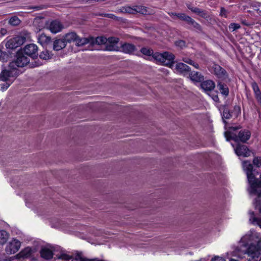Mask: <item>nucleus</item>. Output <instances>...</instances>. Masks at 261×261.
<instances>
[{"label":"nucleus","mask_w":261,"mask_h":261,"mask_svg":"<svg viewBox=\"0 0 261 261\" xmlns=\"http://www.w3.org/2000/svg\"><path fill=\"white\" fill-rule=\"evenodd\" d=\"M261 238L259 240L258 233L250 230L243 236L234 252L239 257L247 255L248 261H259L261 259Z\"/></svg>","instance_id":"obj_1"},{"label":"nucleus","mask_w":261,"mask_h":261,"mask_svg":"<svg viewBox=\"0 0 261 261\" xmlns=\"http://www.w3.org/2000/svg\"><path fill=\"white\" fill-rule=\"evenodd\" d=\"M243 170L246 173L248 182L250 185V193L251 194L256 195L261 192V175L260 180H258L256 176L258 174V172L254 168L253 164L250 161L246 160L242 162Z\"/></svg>","instance_id":"obj_2"},{"label":"nucleus","mask_w":261,"mask_h":261,"mask_svg":"<svg viewBox=\"0 0 261 261\" xmlns=\"http://www.w3.org/2000/svg\"><path fill=\"white\" fill-rule=\"evenodd\" d=\"M153 58L162 65L171 67L174 63L175 55L169 51H164L163 53H155Z\"/></svg>","instance_id":"obj_3"},{"label":"nucleus","mask_w":261,"mask_h":261,"mask_svg":"<svg viewBox=\"0 0 261 261\" xmlns=\"http://www.w3.org/2000/svg\"><path fill=\"white\" fill-rule=\"evenodd\" d=\"M9 69H4L0 73V81L3 82H12L10 78H16L19 74L18 69L14 67V62H10Z\"/></svg>","instance_id":"obj_4"},{"label":"nucleus","mask_w":261,"mask_h":261,"mask_svg":"<svg viewBox=\"0 0 261 261\" xmlns=\"http://www.w3.org/2000/svg\"><path fill=\"white\" fill-rule=\"evenodd\" d=\"M24 54L21 48L16 54V59L14 62V65H15L18 67H23L27 66L30 62V59Z\"/></svg>","instance_id":"obj_5"},{"label":"nucleus","mask_w":261,"mask_h":261,"mask_svg":"<svg viewBox=\"0 0 261 261\" xmlns=\"http://www.w3.org/2000/svg\"><path fill=\"white\" fill-rule=\"evenodd\" d=\"M26 41V37L24 36H17L10 39L6 43L7 49H14L21 46Z\"/></svg>","instance_id":"obj_6"},{"label":"nucleus","mask_w":261,"mask_h":261,"mask_svg":"<svg viewBox=\"0 0 261 261\" xmlns=\"http://www.w3.org/2000/svg\"><path fill=\"white\" fill-rule=\"evenodd\" d=\"M236 154L239 156L248 157L251 155L252 151L244 143H238L236 146L232 144Z\"/></svg>","instance_id":"obj_7"},{"label":"nucleus","mask_w":261,"mask_h":261,"mask_svg":"<svg viewBox=\"0 0 261 261\" xmlns=\"http://www.w3.org/2000/svg\"><path fill=\"white\" fill-rule=\"evenodd\" d=\"M25 55L30 57L33 59L38 57V47L35 44H28L22 49Z\"/></svg>","instance_id":"obj_8"},{"label":"nucleus","mask_w":261,"mask_h":261,"mask_svg":"<svg viewBox=\"0 0 261 261\" xmlns=\"http://www.w3.org/2000/svg\"><path fill=\"white\" fill-rule=\"evenodd\" d=\"M251 132L248 129H242L239 132L238 135H236V143H245L249 140L251 137Z\"/></svg>","instance_id":"obj_9"},{"label":"nucleus","mask_w":261,"mask_h":261,"mask_svg":"<svg viewBox=\"0 0 261 261\" xmlns=\"http://www.w3.org/2000/svg\"><path fill=\"white\" fill-rule=\"evenodd\" d=\"M20 242L17 240H13L6 246V251L7 254H11L16 253L20 248Z\"/></svg>","instance_id":"obj_10"},{"label":"nucleus","mask_w":261,"mask_h":261,"mask_svg":"<svg viewBox=\"0 0 261 261\" xmlns=\"http://www.w3.org/2000/svg\"><path fill=\"white\" fill-rule=\"evenodd\" d=\"M168 14L174 19L178 18L180 20L185 22L187 24L189 23L190 21L192 19L191 17L184 13L170 12Z\"/></svg>","instance_id":"obj_11"},{"label":"nucleus","mask_w":261,"mask_h":261,"mask_svg":"<svg viewBox=\"0 0 261 261\" xmlns=\"http://www.w3.org/2000/svg\"><path fill=\"white\" fill-rule=\"evenodd\" d=\"M186 6L192 12L197 14L200 17L204 19H207L209 17L208 13L206 10H201L197 7H194L190 4H187Z\"/></svg>","instance_id":"obj_12"},{"label":"nucleus","mask_w":261,"mask_h":261,"mask_svg":"<svg viewBox=\"0 0 261 261\" xmlns=\"http://www.w3.org/2000/svg\"><path fill=\"white\" fill-rule=\"evenodd\" d=\"M175 69L180 74L185 76L191 71V68L183 63H178L175 66Z\"/></svg>","instance_id":"obj_13"},{"label":"nucleus","mask_w":261,"mask_h":261,"mask_svg":"<svg viewBox=\"0 0 261 261\" xmlns=\"http://www.w3.org/2000/svg\"><path fill=\"white\" fill-rule=\"evenodd\" d=\"M189 78L194 83H201L204 80L202 73L198 71H192L189 74Z\"/></svg>","instance_id":"obj_14"},{"label":"nucleus","mask_w":261,"mask_h":261,"mask_svg":"<svg viewBox=\"0 0 261 261\" xmlns=\"http://www.w3.org/2000/svg\"><path fill=\"white\" fill-rule=\"evenodd\" d=\"M67 44L63 38H56L53 41V48L55 51H59L64 48Z\"/></svg>","instance_id":"obj_15"},{"label":"nucleus","mask_w":261,"mask_h":261,"mask_svg":"<svg viewBox=\"0 0 261 261\" xmlns=\"http://www.w3.org/2000/svg\"><path fill=\"white\" fill-rule=\"evenodd\" d=\"M63 28L62 24L58 20L52 21L49 25V29L51 33L56 34L60 32Z\"/></svg>","instance_id":"obj_16"},{"label":"nucleus","mask_w":261,"mask_h":261,"mask_svg":"<svg viewBox=\"0 0 261 261\" xmlns=\"http://www.w3.org/2000/svg\"><path fill=\"white\" fill-rule=\"evenodd\" d=\"M121 47V51L129 55L133 54L134 52L137 49L135 45L129 43L122 44Z\"/></svg>","instance_id":"obj_17"},{"label":"nucleus","mask_w":261,"mask_h":261,"mask_svg":"<svg viewBox=\"0 0 261 261\" xmlns=\"http://www.w3.org/2000/svg\"><path fill=\"white\" fill-rule=\"evenodd\" d=\"M201 88L205 92H210L215 87V83L212 80L203 81L201 82Z\"/></svg>","instance_id":"obj_18"},{"label":"nucleus","mask_w":261,"mask_h":261,"mask_svg":"<svg viewBox=\"0 0 261 261\" xmlns=\"http://www.w3.org/2000/svg\"><path fill=\"white\" fill-rule=\"evenodd\" d=\"M188 25H189V28L192 29L197 33L204 34L201 25L194 19L192 18Z\"/></svg>","instance_id":"obj_19"},{"label":"nucleus","mask_w":261,"mask_h":261,"mask_svg":"<svg viewBox=\"0 0 261 261\" xmlns=\"http://www.w3.org/2000/svg\"><path fill=\"white\" fill-rule=\"evenodd\" d=\"M219 110H223L222 113V118L223 119V122L224 123H226L227 122L224 119H229L232 117V112H230V110L228 108V106L227 105H224L220 106Z\"/></svg>","instance_id":"obj_20"},{"label":"nucleus","mask_w":261,"mask_h":261,"mask_svg":"<svg viewBox=\"0 0 261 261\" xmlns=\"http://www.w3.org/2000/svg\"><path fill=\"white\" fill-rule=\"evenodd\" d=\"M213 68L215 74L219 77H224L227 75L226 70L218 64H214Z\"/></svg>","instance_id":"obj_21"},{"label":"nucleus","mask_w":261,"mask_h":261,"mask_svg":"<svg viewBox=\"0 0 261 261\" xmlns=\"http://www.w3.org/2000/svg\"><path fill=\"white\" fill-rule=\"evenodd\" d=\"M251 87L256 99L261 106V91L257 84L255 82H253L251 83Z\"/></svg>","instance_id":"obj_22"},{"label":"nucleus","mask_w":261,"mask_h":261,"mask_svg":"<svg viewBox=\"0 0 261 261\" xmlns=\"http://www.w3.org/2000/svg\"><path fill=\"white\" fill-rule=\"evenodd\" d=\"M134 13H139L143 15H150L152 14L151 10L143 6H136L134 8Z\"/></svg>","instance_id":"obj_23"},{"label":"nucleus","mask_w":261,"mask_h":261,"mask_svg":"<svg viewBox=\"0 0 261 261\" xmlns=\"http://www.w3.org/2000/svg\"><path fill=\"white\" fill-rule=\"evenodd\" d=\"M41 257L48 260L53 258L54 253L53 251L48 248H43L40 251Z\"/></svg>","instance_id":"obj_24"},{"label":"nucleus","mask_w":261,"mask_h":261,"mask_svg":"<svg viewBox=\"0 0 261 261\" xmlns=\"http://www.w3.org/2000/svg\"><path fill=\"white\" fill-rule=\"evenodd\" d=\"M217 87L221 93L225 97H227L229 94V88L228 86L224 83L219 82Z\"/></svg>","instance_id":"obj_25"},{"label":"nucleus","mask_w":261,"mask_h":261,"mask_svg":"<svg viewBox=\"0 0 261 261\" xmlns=\"http://www.w3.org/2000/svg\"><path fill=\"white\" fill-rule=\"evenodd\" d=\"M77 35L76 33L71 32L65 34L63 38L67 44V43H70L71 42H75L76 39H77Z\"/></svg>","instance_id":"obj_26"},{"label":"nucleus","mask_w":261,"mask_h":261,"mask_svg":"<svg viewBox=\"0 0 261 261\" xmlns=\"http://www.w3.org/2000/svg\"><path fill=\"white\" fill-rule=\"evenodd\" d=\"M107 41H108L107 38L105 37H102V36L97 37L96 38L91 37L90 44H98V45L102 44H107Z\"/></svg>","instance_id":"obj_27"},{"label":"nucleus","mask_w":261,"mask_h":261,"mask_svg":"<svg viewBox=\"0 0 261 261\" xmlns=\"http://www.w3.org/2000/svg\"><path fill=\"white\" fill-rule=\"evenodd\" d=\"M250 215L249 221L253 224H257L261 228V219L256 217L253 211H249Z\"/></svg>","instance_id":"obj_28"},{"label":"nucleus","mask_w":261,"mask_h":261,"mask_svg":"<svg viewBox=\"0 0 261 261\" xmlns=\"http://www.w3.org/2000/svg\"><path fill=\"white\" fill-rule=\"evenodd\" d=\"M91 38H80L78 36H77V39H76V45L77 46H83L88 43H90Z\"/></svg>","instance_id":"obj_29"},{"label":"nucleus","mask_w":261,"mask_h":261,"mask_svg":"<svg viewBox=\"0 0 261 261\" xmlns=\"http://www.w3.org/2000/svg\"><path fill=\"white\" fill-rule=\"evenodd\" d=\"M32 253V249L30 247H26L23 250L21 251L18 255L21 257L27 258L31 255Z\"/></svg>","instance_id":"obj_30"},{"label":"nucleus","mask_w":261,"mask_h":261,"mask_svg":"<svg viewBox=\"0 0 261 261\" xmlns=\"http://www.w3.org/2000/svg\"><path fill=\"white\" fill-rule=\"evenodd\" d=\"M9 234L5 230L0 231V245H4L8 239Z\"/></svg>","instance_id":"obj_31"},{"label":"nucleus","mask_w":261,"mask_h":261,"mask_svg":"<svg viewBox=\"0 0 261 261\" xmlns=\"http://www.w3.org/2000/svg\"><path fill=\"white\" fill-rule=\"evenodd\" d=\"M236 133L229 131V130L224 133L225 137L227 141L233 140L236 143Z\"/></svg>","instance_id":"obj_32"},{"label":"nucleus","mask_w":261,"mask_h":261,"mask_svg":"<svg viewBox=\"0 0 261 261\" xmlns=\"http://www.w3.org/2000/svg\"><path fill=\"white\" fill-rule=\"evenodd\" d=\"M255 208L258 210L259 213L261 214V192L258 194V196L255 199L254 202Z\"/></svg>","instance_id":"obj_33"},{"label":"nucleus","mask_w":261,"mask_h":261,"mask_svg":"<svg viewBox=\"0 0 261 261\" xmlns=\"http://www.w3.org/2000/svg\"><path fill=\"white\" fill-rule=\"evenodd\" d=\"M140 51L142 54L147 56H152L153 57V55H154L153 51L152 49L148 48L145 47H142L140 49Z\"/></svg>","instance_id":"obj_34"},{"label":"nucleus","mask_w":261,"mask_h":261,"mask_svg":"<svg viewBox=\"0 0 261 261\" xmlns=\"http://www.w3.org/2000/svg\"><path fill=\"white\" fill-rule=\"evenodd\" d=\"M40 39L42 42L46 44L47 45H49L52 43L51 38L46 36L45 34H42Z\"/></svg>","instance_id":"obj_35"},{"label":"nucleus","mask_w":261,"mask_h":261,"mask_svg":"<svg viewBox=\"0 0 261 261\" xmlns=\"http://www.w3.org/2000/svg\"><path fill=\"white\" fill-rule=\"evenodd\" d=\"M9 22L13 26H17L20 23L21 21L17 16H13L10 19Z\"/></svg>","instance_id":"obj_36"},{"label":"nucleus","mask_w":261,"mask_h":261,"mask_svg":"<svg viewBox=\"0 0 261 261\" xmlns=\"http://www.w3.org/2000/svg\"><path fill=\"white\" fill-rule=\"evenodd\" d=\"M105 50L108 51H119V47L113 44H107L106 45Z\"/></svg>","instance_id":"obj_37"},{"label":"nucleus","mask_w":261,"mask_h":261,"mask_svg":"<svg viewBox=\"0 0 261 261\" xmlns=\"http://www.w3.org/2000/svg\"><path fill=\"white\" fill-rule=\"evenodd\" d=\"M40 58L43 60H47L50 58V53L48 50L42 51L39 55Z\"/></svg>","instance_id":"obj_38"},{"label":"nucleus","mask_w":261,"mask_h":261,"mask_svg":"<svg viewBox=\"0 0 261 261\" xmlns=\"http://www.w3.org/2000/svg\"><path fill=\"white\" fill-rule=\"evenodd\" d=\"M95 16H102L105 17H107L113 19H116L117 17L114 15L113 14H109V13H98L96 14Z\"/></svg>","instance_id":"obj_39"},{"label":"nucleus","mask_w":261,"mask_h":261,"mask_svg":"<svg viewBox=\"0 0 261 261\" xmlns=\"http://www.w3.org/2000/svg\"><path fill=\"white\" fill-rule=\"evenodd\" d=\"M59 258L62 259L65 261H69L70 260L72 261V259H73L72 256H70L65 253L61 254L59 257Z\"/></svg>","instance_id":"obj_40"},{"label":"nucleus","mask_w":261,"mask_h":261,"mask_svg":"<svg viewBox=\"0 0 261 261\" xmlns=\"http://www.w3.org/2000/svg\"><path fill=\"white\" fill-rule=\"evenodd\" d=\"M5 82V83L2 84L1 85V89L3 91L6 90L9 87L11 84L13 82V81Z\"/></svg>","instance_id":"obj_41"},{"label":"nucleus","mask_w":261,"mask_h":261,"mask_svg":"<svg viewBox=\"0 0 261 261\" xmlns=\"http://www.w3.org/2000/svg\"><path fill=\"white\" fill-rule=\"evenodd\" d=\"M107 40H108L107 42H108L109 43H110V44H114V45L115 44H117L119 41V39L118 38L114 37H109V38L107 39Z\"/></svg>","instance_id":"obj_42"},{"label":"nucleus","mask_w":261,"mask_h":261,"mask_svg":"<svg viewBox=\"0 0 261 261\" xmlns=\"http://www.w3.org/2000/svg\"><path fill=\"white\" fill-rule=\"evenodd\" d=\"M175 44L176 46L183 48L186 47V41L182 40H178L175 41Z\"/></svg>","instance_id":"obj_43"},{"label":"nucleus","mask_w":261,"mask_h":261,"mask_svg":"<svg viewBox=\"0 0 261 261\" xmlns=\"http://www.w3.org/2000/svg\"><path fill=\"white\" fill-rule=\"evenodd\" d=\"M253 164L256 168L259 167L261 166V157H255L253 160Z\"/></svg>","instance_id":"obj_44"},{"label":"nucleus","mask_w":261,"mask_h":261,"mask_svg":"<svg viewBox=\"0 0 261 261\" xmlns=\"http://www.w3.org/2000/svg\"><path fill=\"white\" fill-rule=\"evenodd\" d=\"M234 113L236 117H237L241 114V108L239 106H235L233 108V111L232 112Z\"/></svg>","instance_id":"obj_45"},{"label":"nucleus","mask_w":261,"mask_h":261,"mask_svg":"<svg viewBox=\"0 0 261 261\" xmlns=\"http://www.w3.org/2000/svg\"><path fill=\"white\" fill-rule=\"evenodd\" d=\"M241 28V26L238 23H231L230 24L229 28L232 29L233 31H235L237 29H239Z\"/></svg>","instance_id":"obj_46"},{"label":"nucleus","mask_w":261,"mask_h":261,"mask_svg":"<svg viewBox=\"0 0 261 261\" xmlns=\"http://www.w3.org/2000/svg\"><path fill=\"white\" fill-rule=\"evenodd\" d=\"M211 96L212 97L213 100L215 101V102H220L219 98L218 95L217 94V93H212L211 95Z\"/></svg>","instance_id":"obj_47"},{"label":"nucleus","mask_w":261,"mask_h":261,"mask_svg":"<svg viewBox=\"0 0 261 261\" xmlns=\"http://www.w3.org/2000/svg\"><path fill=\"white\" fill-rule=\"evenodd\" d=\"M242 128L241 125H238L237 126H230L229 127V130L231 131L232 132H234Z\"/></svg>","instance_id":"obj_48"},{"label":"nucleus","mask_w":261,"mask_h":261,"mask_svg":"<svg viewBox=\"0 0 261 261\" xmlns=\"http://www.w3.org/2000/svg\"><path fill=\"white\" fill-rule=\"evenodd\" d=\"M123 10L126 13H134V8H132L130 7H125Z\"/></svg>","instance_id":"obj_49"},{"label":"nucleus","mask_w":261,"mask_h":261,"mask_svg":"<svg viewBox=\"0 0 261 261\" xmlns=\"http://www.w3.org/2000/svg\"><path fill=\"white\" fill-rule=\"evenodd\" d=\"M183 61L186 63H188L190 65H192V64H194V61H193L192 60H191V59L190 58H185L184 59H183Z\"/></svg>","instance_id":"obj_50"},{"label":"nucleus","mask_w":261,"mask_h":261,"mask_svg":"<svg viewBox=\"0 0 261 261\" xmlns=\"http://www.w3.org/2000/svg\"><path fill=\"white\" fill-rule=\"evenodd\" d=\"M227 11L224 8H221L220 15L225 17H227L226 15Z\"/></svg>","instance_id":"obj_51"},{"label":"nucleus","mask_w":261,"mask_h":261,"mask_svg":"<svg viewBox=\"0 0 261 261\" xmlns=\"http://www.w3.org/2000/svg\"><path fill=\"white\" fill-rule=\"evenodd\" d=\"M211 261H225V260L222 257L215 256L214 258H213Z\"/></svg>","instance_id":"obj_52"},{"label":"nucleus","mask_w":261,"mask_h":261,"mask_svg":"<svg viewBox=\"0 0 261 261\" xmlns=\"http://www.w3.org/2000/svg\"><path fill=\"white\" fill-rule=\"evenodd\" d=\"M6 56V53L0 49V60H5V57Z\"/></svg>","instance_id":"obj_53"},{"label":"nucleus","mask_w":261,"mask_h":261,"mask_svg":"<svg viewBox=\"0 0 261 261\" xmlns=\"http://www.w3.org/2000/svg\"><path fill=\"white\" fill-rule=\"evenodd\" d=\"M0 32L2 35H5V34H6L7 31L6 29H5L4 28H2L0 31Z\"/></svg>","instance_id":"obj_54"},{"label":"nucleus","mask_w":261,"mask_h":261,"mask_svg":"<svg viewBox=\"0 0 261 261\" xmlns=\"http://www.w3.org/2000/svg\"><path fill=\"white\" fill-rule=\"evenodd\" d=\"M33 8L36 10H41V9H43V7L42 6H35V7H33Z\"/></svg>","instance_id":"obj_55"},{"label":"nucleus","mask_w":261,"mask_h":261,"mask_svg":"<svg viewBox=\"0 0 261 261\" xmlns=\"http://www.w3.org/2000/svg\"><path fill=\"white\" fill-rule=\"evenodd\" d=\"M191 65H193L195 68H196L197 69H198L199 67L198 64L195 62L194 61V64L193 63Z\"/></svg>","instance_id":"obj_56"},{"label":"nucleus","mask_w":261,"mask_h":261,"mask_svg":"<svg viewBox=\"0 0 261 261\" xmlns=\"http://www.w3.org/2000/svg\"><path fill=\"white\" fill-rule=\"evenodd\" d=\"M255 10H256L257 12V13L259 15L261 14V11L259 10L258 9H255Z\"/></svg>","instance_id":"obj_57"},{"label":"nucleus","mask_w":261,"mask_h":261,"mask_svg":"<svg viewBox=\"0 0 261 261\" xmlns=\"http://www.w3.org/2000/svg\"><path fill=\"white\" fill-rule=\"evenodd\" d=\"M242 23L244 24L245 25H248V24L245 22V21H242Z\"/></svg>","instance_id":"obj_58"},{"label":"nucleus","mask_w":261,"mask_h":261,"mask_svg":"<svg viewBox=\"0 0 261 261\" xmlns=\"http://www.w3.org/2000/svg\"><path fill=\"white\" fill-rule=\"evenodd\" d=\"M87 2L88 1H93V2H98V0H86Z\"/></svg>","instance_id":"obj_59"},{"label":"nucleus","mask_w":261,"mask_h":261,"mask_svg":"<svg viewBox=\"0 0 261 261\" xmlns=\"http://www.w3.org/2000/svg\"><path fill=\"white\" fill-rule=\"evenodd\" d=\"M229 261H238V260L234 259H230Z\"/></svg>","instance_id":"obj_60"}]
</instances>
